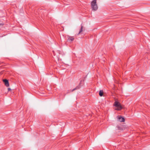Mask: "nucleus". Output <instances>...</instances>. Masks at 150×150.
<instances>
[{"mask_svg": "<svg viewBox=\"0 0 150 150\" xmlns=\"http://www.w3.org/2000/svg\"><path fill=\"white\" fill-rule=\"evenodd\" d=\"M91 7L94 11H96L98 8V7L96 4V0L93 1L91 3Z\"/></svg>", "mask_w": 150, "mask_h": 150, "instance_id": "f257e3e1", "label": "nucleus"}, {"mask_svg": "<svg viewBox=\"0 0 150 150\" xmlns=\"http://www.w3.org/2000/svg\"><path fill=\"white\" fill-rule=\"evenodd\" d=\"M74 38L73 36H68L67 41H72L74 40Z\"/></svg>", "mask_w": 150, "mask_h": 150, "instance_id": "39448f33", "label": "nucleus"}, {"mask_svg": "<svg viewBox=\"0 0 150 150\" xmlns=\"http://www.w3.org/2000/svg\"><path fill=\"white\" fill-rule=\"evenodd\" d=\"M3 81L4 82L5 85L6 86L8 87L9 86V84L8 80L6 79H4L3 80Z\"/></svg>", "mask_w": 150, "mask_h": 150, "instance_id": "20e7f679", "label": "nucleus"}, {"mask_svg": "<svg viewBox=\"0 0 150 150\" xmlns=\"http://www.w3.org/2000/svg\"><path fill=\"white\" fill-rule=\"evenodd\" d=\"M99 95L100 96H102L103 95V90H100L99 91Z\"/></svg>", "mask_w": 150, "mask_h": 150, "instance_id": "0eeeda50", "label": "nucleus"}, {"mask_svg": "<svg viewBox=\"0 0 150 150\" xmlns=\"http://www.w3.org/2000/svg\"><path fill=\"white\" fill-rule=\"evenodd\" d=\"M82 81H80V83H79V85L78 86H77L76 88H74L72 90H71V92H73V91H74L76 90V89H79L81 86V82Z\"/></svg>", "mask_w": 150, "mask_h": 150, "instance_id": "7ed1b4c3", "label": "nucleus"}, {"mask_svg": "<svg viewBox=\"0 0 150 150\" xmlns=\"http://www.w3.org/2000/svg\"><path fill=\"white\" fill-rule=\"evenodd\" d=\"M82 29H83V26L81 25V29H80L79 31L78 34V35L80 34V33H81L83 31Z\"/></svg>", "mask_w": 150, "mask_h": 150, "instance_id": "6e6552de", "label": "nucleus"}, {"mask_svg": "<svg viewBox=\"0 0 150 150\" xmlns=\"http://www.w3.org/2000/svg\"><path fill=\"white\" fill-rule=\"evenodd\" d=\"M118 119L120 122H123L125 121L124 118L121 116H118Z\"/></svg>", "mask_w": 150, "mask_h": 150, "instance_id": "423d86ee", "label": "nucleus"}, {"mask_svg": "<svg viewBox=\"0 0 150 150\" xmlns=\"http://www.w3.org/2000/svg\"><path fill=\"white\" fill-rule=\"evenodd\" d=\"M114 106L117 108L115 110H120L122 108V107L120 103L117 101H115L114 103Z\"/></svg>", "mask_w": 150, "mask_h": 150, "instance_id": "f03ea898", "label": "nucleus"}, {"mask_svg": "<svg viewBox=\"0 0 150 150\" xmlns=\"http://www.w3.org/2000/svg\"><path fill=\"white\" fill-rule=\"evenodd\" d=\"M11 90V89L10 88H8V91H9Z\"/></svg>", "mask_w": 150, "mask_h": 150, "instance_id": "1a4fd4ad", "label": "nucleus"}]
</instances>
